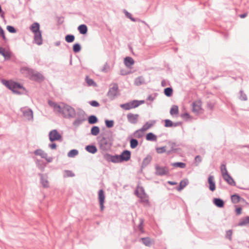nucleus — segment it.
<instances>
[{
  "instance_id": "17",
  "label": "nucleus",
  "mask_w": 249,
  "mask_h": 249,
  "mask_svg": "<svg viewBox=\"0 0 249 249\" xmlns=\"http://www.w3.org/2000/svg\"><path fill=\"white\" fill-rule=\"evenodd\" d=\"M209 188L210 191L213 192L215 190V182L214 180V177L213 175H209L208 178Z\"/></svg>"
},
{
  "instance_id": "5",
  "label": "nucleus",
  "mask_w": 249,
  "mask_h": 249,
  "mask_svg": "<svg viewBox=\"0 0 249 249\" xmlns=\"http://www.w3.org/2000/svg\"><path fill=\"white\" fill-rule=\"evenodd\" d=\"M98 143L100 149L104 151H107L110 149L112 143L108 138L103 137L99 141Z\"/></svg>"
},
{
  "instance_id": "38",
  "label": "nucleus",
  "mask_w": 249,
  "mask_h": 249,
  "mask_svg": "<svg viewBox=\"0 0 249 249\" xmlns=\"http://www.w3.org/2000/svg\"><path fill=\"white\" fill-rule=\"evenodd\" d=\"M34 153L35 155L37 156H40L42 158H46V155H47V154L43 150H42L41 149H37L34 151Z\"/></svg>"
},
{
  "instance_id": "46",
  "label": "nucleus",
  "mask_w": 249,
  "mask_h": 249,
  "mask_svg": "<svg viewBox=\"0 0 249 249\" xmlns=\"http://www.w3.org/2000/svg\"><path fill=\"white\" fill-rule=\"evenodd\" d=\"M65 39L68 43H72L74 41L75 36L73 35L68 34L65 36Z\"/></svg>"
},
{
  "instance_id": "6",
  "label": "nucleus",
  "mask_w": 249,
  "mask_h": 249,
  "mask_svg": "<svg viewBox=\"0 0 249 249\" xmlns=\"http://www.w3.org/2000/svg\"><path fill=\"white\" fill-rule=\"evenodd\" d=\"M49 140L51 142L54 141H62V136L56 129L51 130L49 134Z\"/></svg>"
},
{
  "instance_id": "32",
  "label": "nucleus",
  "mask_w": 249,
  "mask_h": 249,
  "mask_svg": "<svg viewBox=\"0 0 249 249\" xmlns=\"http://www.w3.org/2000/svg\"><path fill=\"white\" fill-rule=\"evenodd\" d=\"M231 201L232 203L236 204L241 201V197L237 194H235L231 196Z\"/></svg>"
},
{
  "instance_id": "10",
  "label": "nucleus",
  "mask_w": 249,
  "mask_h": 249,
  "mask_svg": "<svg viewBox=\"0 0 249 249\" xmlns=\"http://www.w3.org/2000/svg\"><path fill=\"white\" fill-rule=\"evenodd\" d=\"M98 199L100 205V211H103L105 208V194L103 189H100L98 193Z\"/></svg>"
},
{
  "instance_id": "26",
  "label": "nucleus",
  "mask_w": 249,
  "mask_h": 249,
  "mask_svg": "<svg viewBox=\"0 0 249 249\" xmlns=\"http://www.w3.org/2000/svg\"><path fill=\"white\" fill-rule=\"evenodd\" d=\"M248 224H249V216L241 218L237 226L243 227L246 226Z\"/></svg>"
},
{
  "instance_id": "49",
  "label": "nucleus",
  "mask_w": 249,
  "mask_h": 249,
  "mask_svg": "<svg viewBox=\"0 0 249 249\" xmlns=\"http://www.w3.org/2000/svg\"><path fill=\"white\" fill-rule=\"evenodd\" d=\"M105 122L106 126L108 128H112L114 126V121L112 120H106Z\"/></svg>"
},
{
  "instance_id": "9",
  "label": "nucleus",
  "mask_w": 249,
  "mask_h": 249,
  "mask_svg": "<svg viewBox=\"0 0 249 249\" xmlns=\"http://www.w3.org/2000/svg\"><path fill=\"white\" fill-rule=\"evenodd\" d=\"M104 159L108 162L113 163H121L119 155H111L108 153H105L103 156Z\"/></svg>"
},
{
  "instance_id": "33",
  "label": "nucleus",
  "mask_w": 249,
  "mask_h": 249,
  "mask_svg": "<svg viewBox=\"0 0 249 249\" xmlns=\"http://www.w3.org/2000/svg\"><path fill=\"white\" fill-rule=\"evenodd\" d=\"M88 121L89 124H93L98 122V119L95 115H91L88 118Z\"/></svg>"
},
{
  "instance_id": "23",
  "label": "nucleus",
  "mask_w": 249,
  "mask_h": 249,
  "mask_svg": "<svg viewBox=\"0 0 249 249\" xmlns=\"http://www.w3.org/2000/svg\"><path fill=\"white\" fill-rule=\"evenodd\" d=\"M85 150L89 153L94 154H95L97 151V148L94 144L87 145L85 147Z\"/></svg>"
},
{
  "instance_id": "64",
  "label": "nucleus",
  "mask_w": 249,
  "mask_h": 249,
  "mask_svg": "<svg viewBox=\"0 0 249 249\" xmlns=\"http://www.w3.org/2000/svg\"><path fill=\"white\" fill-rule=\"evenodd\" d=\"M181 117L184 119L188 120L190 118L191 116L188 112H185L181 115Z\"/></svg>"
},
{
  "instance_id": "56",
  "label": "nucleus",
  "mask_w": 249,
  "mask_h": 249,
  "mask_svg": "<svg viewBox=\"0 0 249 249\" xmlns=\"http://www.w3.org/2000/svg\"><path fill=\"white\" fill-rule=\"evenodd\" d=\"M232 230H229L226 231L225 238L229 239L230 241L232 240Z\"/></svg>"
},
{
  "instance_id": "7",
  "label": "nucleus",
  "mask_w": 249,
  "mask_h": 249,
  "mask_svg": "<svg viewBox=\"0 0 249 249\" xmlns=\"http://www.w3.org/2000/svg\"><path fill=\"white\" fill-rule=\"evenodd\" d=\"M118 89V86L117 83L113 84V86L109 89L107 93V96L110 100H114L117 95Z\"/></svg>"
},
{
  "instance_id": "2",
  "label": "nucleus",
  "mask_w": 249,
  "mask_h": 249,
  "mask_svg": "<svg viewBox=\"0 0 249 249\" xmlns=\"http://www.w3.org/2000/svg\"><path fill=\"white\" fill-rule=\"evenodd\" d=\"M1 83L7 89L11 90L14 93L16 94L27 95L28 92V90L23 87L22 84L13 80H8L2 79L1 80Z\"/></svg>"
},
{
  "instance_id": "4",
  "label": "nucleus",
  "mask_w": 249,
  "mask_h": 249,
  "mask_svg": "<svg viewBox=\"0 0 249 249\" xmlns=\"http://www.w3.org/2000/svg\"><path fill=\"white\" fill-rule=\"evenodd\" d=\"M22 72H26L31 75V79L38 82H41L44 80L43 75L39 72L34 73L33 69L28 67H23L21 69Z\"/></svg>"
},
{
  "instance_id": "48",
  "label": "nucleus",
  "mask_w": 249,
  "mask_h": 249,
  "mask_svg": "<svg viewBox=\"0 0 249 249\" xmlns=\"http://www.w3.org/2000/svg\"><path fill=\"white\" fill-rule=\"evenodd\" d=\"M239 99L241 101H246L248 100V97L247 95L244 92V91L242 89H241L239 91Z\"/></svg>"
},
{
  "instance_id": "1",
  "label": "nucleus",
  "mask_w": 249,
  "mask_h": 249,
  "mask_svg": "<svg viewBox=\"0 0 249 249\" xmlns=\"http://www.w3.org/2000/svg\"><path fill=\"white\" fill-rule=\"evenodd\" d=\"M48 103L50 107L53 108V111L55 112L61 113L64 118L71 119L75 117L76 111L71 106L63 103V106H61L57 103L51 100H49Z\"/></svg>"
},
{
  "instance_id": "52",
  "label": "nucleus",
  "mask_w": 249,
  "mask_h": 249,
  "mask_svg": "<svg viewBox=\"0 0 249 249\" xmlns=\"http://www.w3.org/2000/svg\"><path fill=\"white\" fill-rule=\"evenodd\" d=\"M164 126L165 127H173V122L169 119H165L164 120Z\"/></svg>"
},
{
  "instance_id": "3",
  "label": "nucleus",
  "mask_w": 249,
  "mask_h": 249,
  "mask_svg": "<svg viewBox=\"0 0 249 249\" xmlns=\"http://www.w3.org/2000/svg\"><path fill=\"white\" fill-rule=\"evenodd\" d=\"M75 117L76 119L72 122V125L75 128H77L87 120L86 112L80 108L77 109Z\"/></svg>"
},
{
  "instance_id": "39",
  "label": "nucleus",
  "mask_w": 249,
  "mask_h": 249,
  "mask_svg": "<svg viewBox=\"0 0 249 249\" xmlns=\"http://www.w3.org/2000/svg\"><path fill=\"white\" fill-rule=\"evenodd\" d=\"M100 133V128L98 126L94 125L90 129V134L93 136H97Z\"/></svg>"
},
{
  "instance_id": "27",
  "label": "nucleus",
  "mask_w": 249,
  "mask_h": 249,
  "mask_svg": "<svg viewBox=\"0 0 249 249\" xmlns=\"http://www.w3.org/2000/svg\"><path fill=\"white\" fill-rule=\"evenodd\" d=\"M30 29L34 34L41 32L40 30V24L39 23L35 22L33 23L30 27Z\"/></svg>"
},
{
  "instance_id": "63",
  "label": "nucleus",
  "mask_w": 249,
  "mask_h": 249,
  "mask_svg": "<svg viewBox=\"0 0 249 249\" xmlns=\"http://www.w3.org/2000/svg\"><path fill=\"white\" fill-rule=\"evenodd\" d=\"M143 222H144V220L142 218H141L140 219V222L138 225V228L139 229V230L141 231H143V227H142V226H143Z\"/></svg>"
},
{
  "instance_id": "53",
  "label": "nucleus",
  "mask_w": 249,
  "mask_h": 249,
  "mask_svg": "<svg viewBox=\"0 0 249 249\" xmlns=\"http://www.w3.org/2000/svg\"><path fill=\"white\" fill-rule=\"evenodd\" d=\"M65 174L64 175V178L73 177L75 174L71 170H65Z\"/></svg>"
},
{
  "instance_id": "37",
  "label": "nucleus",
  "mask_w": 249,
  "mask_h": 249,
  "mask_svg": "<svg viewBox=\"0 0 249 249\" xmlns=\"http://www.w3.org/2000/svg\"><path fill=\"white\" fill-rule=\"evenodd\" d=\"M128 139H130V146L131 148L134 149L137 147L139 144L138 141L134 138L129 137Z\"/></svg>"
},
{
  "instance_id": "36",
  "label": "nucleus",
  "mask_w": 249,
  "mask_h": 249,
  "mask_svg": "<svg viewBox=\"0 0 249 249\" xmlns=\"http://www.w3.org/2000/svg\"><path fill=\"white\" fill-rule=\"evenodd\" d=\"M141 240L142 243L147 247L151 246L152 244L151 238L149 237L141 238Z\"/></svg>"
},
{
  "instance_id": "29",
  "label": "nucleus",
  "mask_w": 249,
  "mask_h": 249,
  "mask_svg": "<svg viewBox=\"0 0 249 249\" xmlns=\"http://www.w3.org/2000/svg\"><path fill=\"white\" fill-rule=\"evenodd\" d=\"M168 143H169L171 146V149L167 151V152H166L167 155H170L172 153L176 152L178 150V148H175V146L176 145V142H171L169 141L168 142Z\"/></svg>"
},
{
  "instance_id": "34",
  "label": "nucleus",
  "mask_w": 249,
  "mask_h": 249,
  "mask_svg": "<svg viewBox=\"0 0 249 249\" xmlns=\"http://www.w3.org/2000/svg\"><path fill=\"white\" fill-rule=\"evenodd\" d=\"M145 83L144 78L142 76H140L135 78L134 84L137 86H139Z\"/></svg>"
},
{
  "instance_id": "30",
  "label": "nucleus",
  "mask_w": 249,
  "mask_h": 249,
  "mask_svg": "<svg viewBox=\"0 0 249 249\" xmlns=\"http://www.w3.org/2000/svg\"><path fill=\"white\" fill-rule=\"evenodd\" d=\"M124 13V14L125 16L129 19H130L133 22H136V21H141V20L140 18H134L132 17L131 13L128 12L127 10L125 9H124L123 10Z\"/></svg>"
},
{
  "instance_id": "43",
  "label": "nucleus",
  "mask_w": 249,
  "mask_h": 249,
  "mask_svg": "<svg viewBox=\"0 0 249 249\" xmlns=\"http://www.w3.org/2000/svg\"><path fill=\"white\" fill-rule=\"evenodd\" d=\"M178 106L177 105H173L170 110L171 115L173 116L174 115H178Z\"/></svg>"
},
{
  "instance_id": "16",
  "label": "nucleus",
  "mask_w": 249,
  "mask_h": 249,
  "mask_svg": "<svg viewBox=\"0 0 249 249\" xmlns=\"http://www.w3.org/2000/svg\"><path fill=\"white\" fill-rule=\"evenodd\" d=\"M135 195L139 198H140V202L142 203L149 204V201L148 200V196L147 195L142 196L139 193V190L136 189L134 192Z\"/></svg>"
},
{
  "instance_id": "25",
  "label": "nucleus",
  "mask_w": 249,
  "mask_h": 249,
  "mask_svg": "<svg viewBox=\"0 0 249 249\" xmlns=\"http://www.w3.org/2000/svg\"><path fill=\"white\" fill-rule=\"evenodd\" d=\"M189 183V181L187 178H185L180 181L179 185L176 187L178 191H180L184 189Z\"/></svg>"
},
{
  "instance_id": "13",
  "label": "nucleus",
  "mask_w": 249,
  "mask_h": 249,
  "mask_svg": "<svg viewBox=\"0 0 249 249\" xmlns=\"http://www.w3.org/2000/svg\"><path fill=\"white\" fill-rule=\"evenodd\" d=\"M38 176L40 177V182L44 188H47L49 187V181L48 180V176L46 174L38 173Z\"/></svg>"
},
{
  "instance_id": "14",
  "label": "nucleus",
  "mask_w": 249,
  "mask_h": 249,
  "mask_svg": "<svg viewBox=\"0 0 249 249\" xmlns=\"http://www.w3.org/2000/svg\"><path fill=\"white\" fill-rule=\"evenodd\" d=\"M120 106L121 108L126 110H130L132 108L137 107L135 100L124 104H121Z\"/></svg>"
},
{
  "instance_id": "12",
  "label": "nucleus",
  "mask_w": 249,
  "mask_h": 249,
  "mask_svg": "<svg viewBox=\"0 0 249 249\" xmlns=\"http://www.w3.org/2000/svg\"><path fill=\"white\" fill-rule=\"evenodd\" d=\"M23 116L27 120L30 121L33 119V111L31 108H21Z\"/></svg>"
},
{
  "instance_id": "8",
  "label": "nucleus",
  "mask_w": 249,
  "mask_h": 249,
  "mask_svg": "<svg viewBox=\"0 0 249 249\" xmlns=\"http://www.w3.org/2000/svg\"><path fill=\"white\" fill-rule=\"evenodd\" d=\"M156 171L155 174L157 176H163L169 174V170L167 167H160L158 164L155 165Z\"/></svg>"
},
{
  "instance_id": "62",
  "label": "nucleus",
  "mask_w": 249,
  "mask_h": 249,
  "mask_svg": "<svg viewBox=\"0 0 249 249\" xmlns=\"http://www.w3.org/2000/svg\"><path fill=\"white\" fill-rule=\"evenodd\" d=\"M140 189L142 194H141V195L142 196H146V195H147L145 192V190H144V188L142 187V186H140L139 185H138L137 188H136V189Z\"/></svg>"
},
{
  "instance_id": "45",
  "label": "nucleus",
  "mask_w": 249,
  "mask_h": 249,
  "mask_svg": "<svg viewBox=\"0 0 249 249\" xmlns=\"http://www.w3.org/2000/svg\"><path fill=\"white\" fill-rule=\"evenodd\" d=\"M81 48V46L79 43L74 44L72 46V50L74 53H78L80 52Z\"/></svg>"
},
{
  "instance_id": "51",
  "label": "nucleus",
  "mask_w": 249,
  "mask_h": 249,
  "mask_svg": "<svg viewBox=\"0 0 249 249\" xmlns=\"http://www.w3.org/2000/svg\"><path fill=\"white\" fill-rule=\"evenodd\" d=\"M86 82H87V84L89 86H96V84L94 82V81L92 79L89 78L88 76H87L86 77Z\"/></svg>"
},
{
  "instance_id": "31",
  "label": "nucleus",
  "mask_w": 249,
  "mask_h": 249,
  "mask_svg": "<svg viewBox=\"0 0 249 249\" xmlns=\"http://www.w3.org/2000/svg\"><path fill=\"white\" fill-rule=\"evenodd\" d=\"M36 164L37 167L42 171L43 172L45 170V167L46 166V164L44 162L40 160H36Z\"/></svg>"
},
{
  "instance_id": "44",
  "label": "nucleus",
  "mask_w": 249,
  "mask_h": 249,
  "mask_svg": "<svg viewBox=\"0 0 249 249\" xmlns=\"http://www.w3.org/2000/svg\"><path fill=\"white\" fill-rule=\"evenodd\" d=\"M79 152L77 149H71L68 153L67 156L70 158H74L78 155Z\"/></svg>"
},
{
  "instance_id": "19",
  "label": "nucleus",
  "mask_w": 249,
  "mask_h": 249,
  "mask_svg": "<svg viewBox=\"0 0 249 249\" xmlns=\"http://www.w3.org/2000/svg\"><path fill=\"white\" fill-rule=\"evenodd\" d=\"M192 111L196 113H199L201 108V101H195L192 103Z\"/></svg>"
},
{
  "instance_id": "57",
  "label": "nucleus",
  "mask_w": 249,
  "mask_h": 249,
  "mask_svg": "<svg viewBox=\"0 0 249 249\" xmlns=\"http://www.w3.org/2000/svg\"><path fill=\"white\" fill-rule=\"evenodd\" d=\"M6 29L7 31L10 33L14 34L17 32L16 29L14 26L11 25L7 26Z\"/></svg>"
},
{
  "instance_id": "11",
  "label": "nucleus",
  "mask_w": 249,
  "mask_h": 249,
  "mask_svg": "<svg viewBox=\"0 0 249 249\" xmlns=\"http://www.w3.org/2000/svg\"><path fill=\"white\" fill-rule=\"evenodd\" d=\"M119 156L121 162L127 161L131 158V152L128 150H124Z\"/></svg>"
},
{
  "instance_id": "47",
  "label": "nucleus",
  "mask_w": 249,
  "mask_h": 249,
  "mask_svg": "<svg viewBox=\"0 0 249 249\" xmlns=\"http://www.w3.org/2000/svg\"><path fill=\"white\" fill-rule=\"evenodd\" d=\"M171 165L175 167L184 168L186 167V164L182 162H176L171 163Z\"/></svg>"
},
{
  "instance_id": "35",
  "label": "nucleus",
  "mask_w": 249,
  "mask_h": 249,
  "mask_svg": "<svg viewBox=\"0 0 249 249\" xmlns=\"http://www.w3.org/2000/svg\"><path fill=\"white\" fill-rule=\"evenodd\" d=\"M145 138L148 141H156L157 137L152 132H149L146 135Z\"/></svg>"
},
{
  "instance_id": "61",
  "label": "nucleus",
  "mask_w": 249,
  "mask_h": 249,
  "mask_svg": "<svg viewBox=\"0 0 249 249\" xmlns=\"http://www.w3.org/2000/svg\"><path fill=\"white\" fill-rule=\"evenodd\" d=\"M235 207H236L235 209L236 214L237 215H240L242 213V208L241 207L236 205H235Z\"/></svg>"
},
{
  "instance_id": "40",
  "label": "nucleus",
  "mask_w": 249,
  "mask_h": 249,
  "mask_svg": "<svg viewBox=\"0 0 249 249\" xmlns=\"http://www.w3.org/2000/svg\"><path fill=\"white\" fill-rule=\"evenodd\" d=\"M156 123L155 121H152L151 123L147 122L141 128L143 131H145L152 127Z\"/></svg>"
},
{
  "instance_id": "18",
  "label": "nucleus",
  "mask_w": 249,
  "mask_h": 249,
  "mask_svg": "<svg viewBox=\"0 0 249 249\" xmlns=\"http://www.w3.org/2000/svg\"><path fill=\"white\" fill-rule=\"evenodd\" d=\"M223 179L227 182V183L231 186H235L236 182L233 178L229 174H226L223 176Z\"/></svg>"
},
{
  "instance_id": "15",
  "label": "nucleus",
  "mask_w": 249,
  "mask_h": 249,
  "mask_svg": "<svg viewBox=\"0 0 249 249\" xmlns=\"http://www.w3.org/2000/svg\"><path fill=\"white\" fill-rule=\"evenodd\" d=\"M139 115L138 114H134L129 113L127 114V119L129 123L132 124H136L138 123V117Z\"/></svg>"
},
{
  "instance_id": "55",
  "label": "nucleus",
  "mask_w": 249,
  "mask_h": 249,
  "mask_svg": "<svg viewBox=\"0 0 249 249\" xmlns=\"http://www.w3.org/2000/svg\"><path fill=\"white\" fill-rule=\"evenodd\" d=\"M110 70V66L107 62L105 63L103 67L101 69V71L103 72L107 73Z\"/></svg>"
},
{
  "instance_id": "54",
  "label": "nucleus",
  "mask_w": 249,
  "mask_h": 249,
  "mask_svg": "<svg viewBox=\"0 0 249 249\" xmlns=\"http://www.w3.org/2000/svg\"><path fill=\"white\" fill-rule=\"evenodd\" d=\"M156 150L157 153L158 154H162L165 152L166 153V152H167V151L166 150L165 146L156 147Z\"/></svg>"
},
{
  "instance_id": "42",
  "label": "nucleus",
  "mask_w": 249,
  "mask_h": 249,
  "mask_svg": "<svg viewBox=\"0 0 249 249\" xmlns=\"http://www.w3.org/2000/svg\"><path fill=\"white\" fill-rule=\"evenodd\" d=\"M143 132L144 131H143L142 128H140L135 131L133 133V135L135 137L140 139L143 136Z\"/></svg>"
},
{
  "instance_id": "41",
  "label": "nucleus",
  "mask_w": 249,
  "mask_h": 249,
  "mask_svg": "<svg viewBox=\"0 0 249 249\" xmlns=\"http://www.w3.org/2000/svg\"><path fill=\"white\" fill-rule=\"evenodd\" d=\"M173 90L172 87H167L164 89L163 93L168 97H171L173 95Z\"/></svg>"
},
{
  "instance_id": "59",
  "label": "nucleus",
  "mask_w": 249,
  "mask_h": 249,
  "mask_svg": "<svg viewBox=\"0 0 249 249\" xmlns=\"http://www.w3.org/2000/svg\"><path fill=\"white\" fill-rule=\"evenodd\" d=\"M0 36H1L2 39L4 40V41L5 42H7L8 39H7V38L6 37V36H5L4 31L0 26Z\"/></svg>"
},
{
  "instance_id": "22",
  "label": "nucleus",
  "mask_w": 249,
  "mask_h": 249,
  "mask_svg": "<svg viewBox=\"0 0 249 249\" xmlns=\"http://www.w3.org/2000/svg\"><path fill=\"white\" fill-rule=\"evenodd\" d=\"M213 202L215 206L219 208H223L225 205V202L224 200L220 198H213Z\"/></svg>"
},
{
  "instance_id": "58",
  "label": "nucleus",
  "mask_w": 249,
  "mask_h": 249,
  "mask_svg": "<svg viewBox=\"0 0 249 249\" xmlns=\"http://www.w3.org/2000/svg\"><path fill=\"white\" fill-rule=\"evenodd\" d=\"M0 36H1L2 39L4 40V41L5 42H7L8 39H7V38L6 37V36H5L4 31L0 26Z\"/></svg>"
},
{
  "instance_id": "24",
  "label": "nucleus",
  "mask_w": 249,
  "mask_h": 249,
  "mask_svg": "<svg viewBox=\"0 0 249 249\" xmlns=\"http://www.w3.org/2000/svg\"><path fill=\"white\" fill-rule=\"evenodd\" d=\"M134 63V59L130 56H126L124 59V64L127 68H131Z\"/></svg>"
},
{
  "instance_id": "28",
  "label": "nucleus",
  "mask_w": 249,
  "mask_h": 249,
  "mask_svg": "<svg viewBox=\"0 0 249 249\" xmlns=\"http://www.w3.org/2000/svg\"><path fill=\"white\" fill-rule=\"evenodd\" d=\"M77 29L79 33L82 35H86L88 33V27L86 24H84L79 25Z\"/></svg>"
},
{
  "instance_id": "60",
  "label": "nucleus",
  "mask_w": 249,
  "mask_h": 249,
  "mask_svg": "<svg viewBox=\"0 0 249 249\" xmlns=\"http://www.w3.org/2000/svg\"><path fill=\"white\" fill-rule=\"evenodd\" d=\"M89 103L90 106L93 107H98L100 106L99 103L95 100L89 101Z\"/></svg>"
},
{
  "instance_id": "21",
  "label": "nucleus",
  "mask_w": 249,
  "mask_h": 249,
  "mask_svg": "<svg viewBox=\"0 0 249 249\" xmlns=\"http://www.w3.org/2000/svg\"><path fill=\"white\" fill-rule=\"evenodd\" d=\"M152 160V156L149 154L147 155L146 157L142 160L141 166V170H142L143 168H145L151 162Z\"/></svg>"
},
{
  "instance_id": "50",
  "label": "nucleus",
  "mask_w": 249,
  "mask_h": 249,
  "mask_svg": "<svg viewBox=\"0 0 249 249\" xmlns=\"http://www.w3.org/2000/svg\"><path fill=\"white\" fill-rule=\"evenodd\" d=\"M220 170H221V172L222 177L224 175H225L226 174H229V173H228V171L227 170V168H226V164L222 163L221 165V166H220Z\"/></svg>"
},
{
  "instance_id": "20",
  "label": "nucleus",
  "mask_w": 249,
  "mask_h": 249,
  "mask_svg": "<svg viewBox=\"0 0 249 249\" xmlns=\"http://www.w3.org/2000/svg\"><path fill=\"white\" fill-rule=\"evenodd\" d=\"M34 41L38 45H40L42 44V37L41 35V31L34 33Z\"/></svg>"
}]
</instances>
